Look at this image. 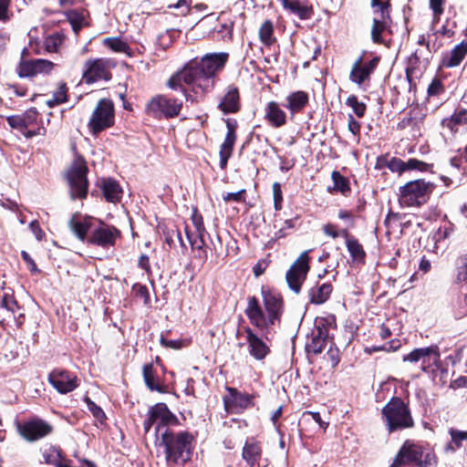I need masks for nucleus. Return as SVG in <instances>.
Returning a JSON list of instances; mask_svg holds the SVG:
<instances>
[{
	"instance_id": "27",
	"label": "nucleus",
	"mask_w": 467,
	"mask_h": 467,
	"mask_svg": "<svg viewBox=\"0 0 467 467\" xmlns=\"http://www.w3.org/2000/svg\"><path fill=\"white\" fill-rule=\"evenodd\" d=\"M309 100L308 94L305 91L298 90L292 92L285 98V104L284 105L290 113L291 118L304 109Z\"/></svg>"
},
{
	"instance_id": "17",
	"label": "nucleus",
	"mask_w": 467,
	"mask_h": 467,
	"mask_svg": "<svg viewBox=\"0 0 467 467\" xmlns=\"http://www.w3.org/2000/svg\"><path fill=\"white\" fill-rule=\"evenodd\" d=\"M225 124L227 128V132L224 138L223 142L220 147V168L225 169L227 165L228 160L231 158L233 153V149L234 143L236 141V129H237V121L234 119H226Z\"/></svg>"
},
{
	"instance_id": "24",
	"label": "nucleus",
	"mask_w": 467,
	"mask_h": 467,
	"mask_svg": "<svg viewBox=\"0 0 467 467\" xmlns=\"http://www.w3.org/2000/svg\"><path fill=\"white\" fill-rule=\"evenodd\" d=\"M265 119L273 128H281L286 124V113L275 101H270L265 108Z\"/></svg>"
},
{
	"instance_id": "1",
	"label": "nucleus",
	"mask_w": 467,
	"mask_h": 467,
	"mask_svg": "<svg viewBox=\"0 0 467 467\" xmlns=\"http://www.w3.org/2000/svg\"><path fill=\"white\" fill-rule=\"evenodd\" d=\"M228 57V53L220 52L208 53L201 58L191 59L171 77L168 86L172 89L181 88L187 100L191 96L182 88V84L189 86L196 95L208 93L214 88L217 75L224 67Z\"/></svg>"
},
{
	"instance_id": "15",
	"label": "nucleus",
	"mask_w": 467,
	"mask_h": 467,
	"mask_svg": "<svg viewBox=\"0 0 467 467\" xmlns=\"http://www.w3.org/2000/svg\"><path fill=\"white\" fill-rule=\"evenodd\" d=\"M309 325L307 330H311L310 333H306V337L309 341L306 343V350L314 354H319L323 351L326 347V340L328 335L327 323H306Z\"/></svg>"
},
{
	"instance_id": "52",
	"label": "nucleus",
	"mask_w": 467,
	"mask_h": 467,
	"mask_svg": "<svg viewBox=\"0 0 467 467\" xmlns=\"http://www.w3.org/2000/svg\"><path fill=\"white\" fill-rule=\"evenodd\" d=\"M428 164L416 159H410L407 162L400 161V169L426 171Z\"/></svg>"
},
{
	"instance_id": "12",
	"label": "nucleus",
	"mask_w": 467,
	"mask_h": 467,
	"mask_svg": "<svg viewBox=\"0 0 467 467\" xmlns=\"http://www.w3.org/2000/svg\"><path fill=\"white\" fill-rule=\"evenodd\" d=\"M308 270V255L307 252H304L289 268L285 276L289 287L296 294L299 293Z\"/></svg>"
},
{
	"instance_id": "10",
	"label": "nucleus",
	"mask_w": 467,
	"mask_h": 467,
	"mask_svg": "<svg viewBox=\"0 0 467 467\" xmlns=\"http://www.w3.org/2000/svg\"><path fill=\"white\" fill-rule=\"evenodd\" d=\"M27 52L26 48L22 51V57ZM55 67V64L49 60L26 59L21 57L17 67L16 73L20 78H34L38 74H49Z\"/></svg>"
},
{
	"instance_id": "42",
	"label": "nucleus",
	"mask_w": 467,
	"mask_h": 467,
	"mask_svg": "<svg viewBox=\"0 0 467 467\" xmlns=\"http://www.w3.org/2000/svg\"><path fill=\"white\" fill-rule=\"evenodd\" d=\"M445 1L446 0H430L429 5L432 11V27H434V26L439 24L441 21V16L444 12Z\"/></svg>"
},
{
	"instance_id": "18",
	"label": "nucleus",
	"mask_w": 467,
	"mask_h": 467,
	"mask_svg": "<svg viewBox=\"0 0 467 467\" xmlns=\"http://www.w3.org/2000/svg\"><path fill=\"white\" fill-rule=\"evenodd\" d=\"M48 381L62 394L70 392L78 387L77 377L63 369H54L48 376Z\"/></svg>"
},
{
	"instance_id": "49",
	"label": "nucleus",
	"mask_w": 467,
	"mask_h": 467,
	"mask_svg": "<svg viewBox=\"0 0 467 467\" xmlns=\"http://www.w3.org/2000/svg\"><path fill=\"white\" fill-rule=\"evenodd\" d=\"M63 37L59 34H54L47 36L45 40V47L47 51L52 53L57 52L62 45Z\"/></svg>"
},
{
	"instance_id": "21",
	"label": "nucleus",
	"mask_w": 467,
	"mask_h": 467,
	"mask_svg": "<svg viewBox=\"0 0 467 467\" xmlns=\"http://www.w3.org/2000/svg\"><path fill=\"white\" fill-rule=\"evenodd\" d=\"M218 108L224 114L236 113L240 109V95L237 87L230 85L226 88Z\"/></svg>"
},
{
	"instance_id": "58",
	"label": "nucleus",
	"mask_w": 467,
	"mask_h": 467,
	"mask_svg": "<svg viewBox=\"0 0 467 467\" xmlns=\"http://www.w3.org/2000/svg\"><path fill=\"white\" fill-rule=\"evenodd\" d=\"M273 194H274V207L276 211H280L282 209L283 193H282L281 184L279 182H275L273 184Z\"/></svg>"
},
{
	"instance_id": "61",
	"label": "nucleus",
	"mask_w": 467,
	"mask_h": 467,
	"mask_svg": "<svg viewBox=\"0 0 467 467\" xmlns=\"http://www.w3.org/2000/svg\"><path fill=\"white\" fill-rule=\"evenodd\" d=\"M11 0H0V21L6 22L10 19L9 6Z\"/></svg>"
},
{
	"instance_id": "54",
	"label": "nucleus",
	"mask_w": 467,
	"mask_h": 467,
	"mask_svg": "<svg viewBox=\"0 0 467 467\" xmlns=\"http://www.w3.org/2000/svg\"><path fill=\"white\" fill-rule=\"evenodd\" d=\"M296 218L288 219V220H285L283 223V224L279 225L278 221L275 220L274 226H275V228L278 229V232L275 234L276 237L281 238V237L285 236V234H286L285 230L294 228L295 224H296Z\"/></svg>"
},
{
	"instance_id": "59",
	"label": "nucleus",
	"mask_w": 467,
	"mask_h": 467,
	"mask_svg": "<svg viewBox=\"0 0 467 467\" xmlns=\"http://www.w3.org/2000/svg\"><path fill=\"white\" fill-rule=\"evenodd\" d=\"M244 192H245V190H241L236 192H227L225 194H223V200L225 202H242L244 201Z\"/></svg>"
},
{
	"instance_id": "30",
	"label": "nucleus",
	"mask_w": 467,
	"mask_h": 467,
	"mask_svg": "<svg viewBox=\"0 0 467 467\" xmlns=\"http://www.w3.org/2000/svg\"><path fill=\"white\" fill-rule=\"evenodd\" d=\"M69 227L79 240L84 241L88 234V215L78 212L73 213Z\"/></svg>"
},
{
	"instance_id": "39",
	"label": "nucleus",
	"mask_w": 467,
	"mask_h": 467,
	"mask_svg": "<svg viewBox=\"0 0 467 467\" xmlns=\"http://www.w3.org/2000/svg\"><path fill=\"white\" fill-rule=\"evenodd\" d=\"M259 38L265 46H271L275 43L274 25L270 20H265L259 28Z\"/></svg>"
},
{
	"instance_id": "31",
	"label": "nucleus",
	"mask_w": 467,
	"mask_h": 467,
	"mask_svg": "<svg viewBox=\"0 0 467 467\" xmlns=\"http://www.w3.org/2000/svg\"><path fill=\"white\" fill-rule=\"evenodd\" d=\"M333 286L330 283L317 285L308 290V296L311 303L320 305L325 303L330 296Z\"/></svg>"
},
{
	"instance_id": "37",
	"label": "nucleus",
	"mask_w": 467,
	"mask_h": 467,
	"mask_svg": "<svg viewBox=\"0 0 467 467\" xmlns=\"http://www.w3.org/2000/svg\"><path fill=\"white\" fill-rule=\"evenodd\" d=\"M142 373L144 382L150 390L161 391V387L159 384V381L155 376V371L152 364H145L143 366Z\"/></svg>"
},
{
	"instance_id": "28",
	"label": "nucleus",
	"mask_w": 467,
	"mask_h": 467,
	"mask_svg": "<svg viewBox=\"0 0 467 467\" xmlns=\"http://www.w3.org/2000/svg\"><path fill=\"white\" fill-rule=\"evenodd\" d=\"M242 456L248 465L253 467L258 464L262 456L260 443L254 439L247 440L244 445Z\"/></svg>"
},
{
	"instance_id": "22",
	"label": "nucleus",
	"mask_w": 467,
	"mask_h": 467,
	"mask_svg": "<svg viewBox=\"0 0 467 467\" xmlns=\"http://www.w3.org/2000/svg\"><path fill=\"white\" fill-rule=\"evenodd\" d=\"M229 396L224 398L226 409L244 410L254 406V396L242 393L234 388H227Z\"/></svg>"
},
{
	"instance_id": "5",
	"label": "nucleus",
	"mask_w": 467,
	"mask_h": 467,
	"mask_svg": "<svg viewBox=\"0 0 467 467\" xmlns=\"http://www.w3.org/2000/svg\"><path fill=\"white\" fill-rule=\"evenodd\" d=\"M88 166L83 156L76 155L65 177L70 188L72 199H85L88 191Z\"/></svg>"
},
{
	"instance_id": "33",
	"label": "nucleus",
	"mask_w": 467,
	"mask_h": 467,
	"mask_svg": "<svg viewBox=\"0 0 467 467\" xmlns=\"http://www.w3.org/2000/svg\"><path fill=\"white\" fill-rule=\"evenodd\" d=\"M192 223L195 227L197 237L192 239V235L190 234L188 228H185L186 235L192 246L196 245L198 248H201L203 244V235L205 234V227L203 225L202 217L200 215H192Z\"/></svg>"
},
{
	"instance_id": "16",
	"label": "nucleus",
	"mask_w": 467,
	"mask_h": 467,
	"mask_svg": "<svg viewBox=\"0 0 467 467\" xmlns=\"http://www.w3.org/2000/svg\"><path fill=\"white\" fill-rule=\"evenodd\" d=\"M120 232L114 226L100 223L98 227L92 229L89 243L101 247H109L115 244Z\"/></svg>"
},
{
	"instance_id": "8",
	"label": "nucleus",
	"mask_w": 467,
	"mask_h": 467,
	"mask_svg": "<svg viewBox=\"0 0 467 467\" xmlns=\"http://www.w3.org/2000/svg\"><path fill=\"white\" fill-rule=\"evenodd\" d=\"M424 451L425 448L420 443L407 440L394 458L391 467H401L412 463L421 466Z\"/></svg>"
},
{
	"instance_id": "44",
	"label": "nucleus",
	"mask_w": 467,
	"mask_h": 467,
	"mask_svg": "<svg viewBox=\"0 0 467 467\" xmlns=\"http://www.w3.org/2000/svg\"><path fill=\"white\" fill-rule=\"evenodd\" d=\"M104 45L110 47L112 50L119 53H129L130 47L129 45L117 37H108L104 39Z\"/></svg>"
},
{
	"instance_id": "29",
	"label": "nucleus",
	"mask_w": 467,
	"mask_h": 467,
	"mask_svg": "<svg viewBox=\"0 0 467 467\" xmlns=\"http://www.w3.org/2000/svg\"><path fill=\"white\" fill-rule=\"evenodd\" d=\"M111 75L109 62L104 59H96L89 63V83L98 80H109Z\"/></svg>"
},
{
	"instance_id": "48",
	"label": "nucleus",
	"mask_w": 467,
	"mask_h": 467,
	"mask_svg": "<svg viewBox=\"0 0 467 467\" xmlns=\"http://www.w3.org/2000/svg\"><path fill=\"white\" fill-rule=\"evenodd\" d=\"M67 18L68 21L73 28V30L78 33V30L84 26L85 24V17L82 14L71 10L67 13Z\"/></svg>"
},
{
	"instance_id": "50",
	"label": "nucleus",
	"mask_w": 467,
	"mask_h": 467,
	"mask_svg": "<svg viewBox=\"0 0 467 467\" xmlns=\"http://www.w3.org/2000/svg\"><path fill=\"white\" fill-rule=\"evenodd\" d=\"M449 434L456 448H461L467 441V431H460L454 428L449 429Z\"/></svg>"
},
{
	"instance_id": "43",
	"label": "nucleus",
	"mask_w": 467,
	"mask_h": 467,
	"mask_svg": "<svg viewBox=\"0 0 467 467\" xmlns=\"http://www.w3.org/2000/svg\"><path fill=\"white\" fill-rule=\"evenodd\" d=\"M346 105L352 109L358 118L364 117L367 106L365 103L359 101L355 95H351L346 99Z\"/></svg>"
},
{
	"instance_id": "35",
	"label": "nucleus",
	"mask_w": 467,
	"mask_h": 467,
	"mask_svg": "<svg viewBox=\"0 0 467 467\" xmlns=\"http://www.w3.org/2000/svg\"><path fill=\"white\" fill-rule=\"evenodd\" d=\"M245 314L250 320H265V313L260 306L258 299L255 296H249L247 298V306L245 308Z\"/></svg>"
},
{
	"instance_id": "25",
	"label": "nucleus",
	"mask_w": 467,
	"mask_h": 467,
	"mask_svg": "<svg viewBox=\"0 0 467 467\" xmlns=\"http://www.w3.org/2000/svg\"><path fill=\"white\" fill-rule=\"evenodd\" d=\"M467 55V41H462L451 51L445 53L441 58V66L444 67H458Z\"/></svg>"
},
{
	"instance_id": "32",
	"label": "nucleus",
	"mask_w": 467,
	"mask_h": 467,
	"mask_svg": "<svg viewBox=\"0 0 467 467\" xmlns=\"http://www.w3.org/2000/svg\"><path fill=\"white\" fill-rule=\"evenodd\" d=\"M42 457L45 463L56 467H60L67 461L61 449L54 445H46L42 449Z\"/></svg>"
},
{
	"instance_id": "7",
	"label": "nucleus",
	"mask_w": 467,
	"mask_h": 467,
	"mask_svg": "<svg viewBox=\"0 0 467 467\" xmlns=\"http://www.w3.org/2000/svg\"><path fill=\"white\" fill-rule=\"evenodd\" d=\"M115 122L114 103L109 99H101L89 119V129L94 135L112 127Z\"/></svg>"
},
{
	"instance_id": "14",
	"label": "nucleus",
	"mask_w": 467,
	"mask_h": 467,
	"mask_svg": "<svg viewBox=\"0 0 467 467\" xmlns=\"http://www.w3.org/2000/svg\"><path fill=\"white\" fill-rule=\"evenodd\" d=\"M378 64V57L365 61L363 57L360 56L352 65L349 80L361 88L366 81L369 80L370 75L374 72Z\"/></svg>"
},
{
	"instance_id": "2",
	"label": "nucleus",
	"mask_w": 467,
	"mask_h": 467,
	"mask_svg": "<svg viewBox=\"0 0 467 467\" xmlns=\"http://www.w3.org/2000/svg\"><path fill=\"white\" fill-rule=\"evenodd\" d=\"M192 436L188 432L173 433L165 429L161 433L160 446L164 448L165 459L168 465L186 462L190 458Z\"/></svg>"
},
{
	"instance_id": "40",
	"label": "nucleus",
	"mask_w": 467,
	"mask_h": 467,
	"mask_svg": "<svg viewBox=\"0 0 467 467\" xmlns=\"http://www.w3.org/2000/svg\"><path fill=\"white\" fill-rule=\"evenodd\" d=\"M457 22L452 17H447L441 26L434 31L436 36L451 38L455 35Z\"/></svg>"
},
{
	"instance_id": "26",
	"label": "nucleus",
	"mask_w": 467,
	"mask_h": 467,
	"mask_svg": "<svg viewBox=\"0 0 467 467\" xmlns=\"http://www.w3.org/2000/svg\"><path fill=\"white\" fill-rule=\"evenodd\" d=\"M284 9L297 16L300 19L306 20L311 17L313 8L306 2L300 0H278Z\"/></svg>"
},
{
	"instance_id": "4",
	"label": "nucleus",
	"mask_w": 467,
	"mask_h": 467,
	"mask_svg": "<svg viewBox=\"0 0 467 467\" xmlns=\"http://www.w3.org/2000/svg\"><path fill=\"white\" fill-rule=\"evenodd\" d=\"M382 418L389 432L413 426L414 421L407 405L400 399H391L382 409Z\"/></svg>"
},
{
	"instance_id": "9",
	"label": "nucleus",
	"mask_w": 467,
	"mask_h": 467,
	"mask_svg": "<svg viewBox=\"0 0 467 467\" xmlns=\"http://www.w3.org/2000/svg\"><path fill=\"white\" fill-rule=\"evenodd\" d=\"M17 431L26 441L33 442L49 435L53 431V427L42 419L33 418L17 423Z\"/></svg>"
},
{
	"instance_id": "47",
	"label": "nucleus",
	"mask_w": 467,
	"mask_h": 467,
	"mask_svg": "<svg viewBox=\"0 0 467 467\" xmlns=\"http://www.w3.org/2000/svg\"><path fill=\"white\" fill-rule=\"evenodd\" d=\"M389 24H385V22L379 23V20L373 21V26L371 28V38L374 43H382L381 34L389 27Z\"/></svg>"
},
{
	"instance_id": "55",
	"label": "nucleus",
	"mask_w": 467,
	"mask_h": 467,
	"mask_svg": "<svg viewBox=\"0 0 467 467\" xmlns=\"http://www.w3.org/2000/svg\"><path fill=\"white\" fill-rule=\"evenodd\" d=\"M6 121L12 129L17 130L20 132L26 129L25 126V119H23L21 115L9 116L6 118Z\"/></svg>"
},
{
	"instance_id": "64",
	"label": "nucleus",
	"mask_w": 467,
	"mask_h": 467,
	"mask_svg": "<svg viewBox=\"0 0 467 467\" xmlns=\"http://www.w3.org/2000/svg\"><path fill=\"white\" fill-rule=\"evenodd\" d=\"M29 229L38 241L43 240L46 235L44 231L41 229L38 221L36 220H34L29 223Z\"/></svg>"
},
{
	"instance_id": "11",
	"label": "nucleus",
	"mask_w": 467,
	"mask_h": 467,
	"mask_svg": "<svg viewBox=\"0 0 467 467\" xmlns=\"http://www.w3.org/2000/svg\"><path fill=\"white\" fill-rule=\"evenodd\" d=\"M261 295L266 313L265 318H268L269 321L280 320L285 309L282 296L275 290L265 285L262 286Z\"/></svg>"
},
{
	"instance_id": "62",
	"label": "nucleus",
	"mask_w": 467,
	"mask_h": 467,
	"mask_svg": "<svg viewBox=\"0 0 467 467\" xmlns=\"http://www.w3.org/2000/svg\"><path fill=\"white\" fill-rule=\"evenodd\" d=\"M443 91V85L440 79H433L428 88L429 96H437Z\"/></svg>"
},
{
	"instance_id": "19",
	"label": "nucleus",
	"mask_w": 467,
	"mask_h": 467,
	"mask_svg": "<svg viewBox=\"0 0 467 467\" xmlns=\"http://www.w3.org/2000/svg\"><path fill=\"white\" fill-rule=\"evenodd\" d=\"M95 186L107 202L117 203L121 200L123 191L116 180L109 177L98 178Z\"/></svg>"
},
{
	"instance_id": "13",
	"label": "nucleus",
	"mask_w": 467,
	"mask_h": 467,
	"mask_svg": "<svg viewBox=\"0 0 467 467\" xmlns=\"http://www.w3.org/2000/svg\"><path fill=\"white\" fill-rule=\"evenodd\" d=\"M440 358V354L437 347H426L415 348L407 355H404L402 360L410 363H420L423 371L428 368L437 364Z\"/></svg>"
},
{
	"instance_id": "53",
	"label": "nucleus",
	"mask_w": 467,
	"mask_h": 467,
	"mask_svg": "<svg viewBox=\"0 0 467 467\" xmlns=\"http://www.w3.org/2000/svg\"><path fill=\"white\" fill-rule=\"evenodd\" d=\"M67 100V86L65 83L61 84L57 90L53 95V99L48 101V105L53 107Z\"/></svg>"
},
{
	"instance_id": "51",
	"label": "nucleus",
	"mask_w": 467,
	"mask_h": 467,
	"mask_svg": "<svg viewBox=\"0 0 467 467\" xmlns=\"http://www.w3.org/2000/svg\"><path fill=\"white\" fill-rule=\"evenodd\" d=\"M132 293L137 298L141 299L143 304L148 305L150 303V293L146 285L139 283L133 285Z\"/></svg>"
},
{
	"instance_id": "46",
	"label": "nucleus",
	"mask_w": 467,
	"mask_h": 467,
	"mask_svg": "<svg viewBox=\"0 0 467 467\" xmlns=\"http://www.w3.org/2000/svg\"><path fill=\"white\" fill-rule=\"evenodd\" d=\"M454 224L451 222L446 220L445 218L443 223L440 226V228L437 231V241L440 242L441 240L450 238L452 233L454 232Z\"/></svg>"
},
{
	"instance_id": "41",
	"label": "nucleus",
	"mask_w": 467,
	"mask_h": 467,
	"mask_svg": "<svg viewBox=\"0 0 467 467\" xmlns=\"http://www.w3.org/2000/svg\"><path fill=\"white\" fill-rule=\"evenodd\" d=\"M372 8H373V14H374L373 21L379 20V23L384 21L385 24L390 25V23H391V18H390V15H389L390 5H377L375 6H372Z\"/></svg>"
},
{
	"instance_id": "36",
	"label": "nucleus",
	"mask_w": 467,
	"mask_h": 467,
	"mask_svg": "<svg viewBox=\"0 0 467 467\" xmlns=\"http://www.w3.org/2000/svg\"><path fill=\"white\" fill-rule=\"evenodd\" d=\"M346 246L353 262L364 263L366 252L358 239L346 240Z\"/></svg>"
},
{
	"instance_id": "45",
	"label": "nucleus",
	"mask_w": 467,
	"mask_h": 467,
	"mask_svg": "<svg viewBox=\"0 0 467 467\" xmlns=\"http://www.w3.org/2000/svg\"><path fill=\"white\" fill-rule=\"evenodd\" d=\"M331 177L334 182V190L338 191L343 194L349 191L348 180L342 176L339 171H334Z\"/></svg>"
},
{
	"instance_id": "3",
	"label": "nucleus",
	"mask_w": 467,
	"mask_h": 467,
	"mask_svg": "<svg viewBox=\"0 0 467 467\" xmlns=\"http://www.w3.org/2000/svg\"><path fill=\"white\" fill-rule=\"evenodd\" d=\"M435 184L423 179L414 180L400 187L399 202L402 207H420L426 203Z\"/></svg>"
},
{
	"instance_id": "34",
	"label": "nucleus",
	"mask_w": 467,
	"mask_h": 467,
	"mask_svg": "<svg viewBox=\"0 0 467 467\" xmlns=\"http://www.w3.org/2000/svg\"><path fill=\"white\" fill-rule=\"evenodd\" d=\"M467 124V109H461L456 110L450 118L444 119L442 120L443 127L450 130L451 132H456L458 130L459 125Z\"/></svg>"
},
{
	"instance_id": "57",
	"label": "nucleus",
	"mask_w": 467,
	"mask_h": 467,
	"mask_svg": "<svg viewBox=\"0 0 467 467\" xmlns=\"http://www.w3.org/2000/svg\"><path fill=\"white\" fill-rule=\"evenodd\" d=\"M400 346H401V344H400V340L396 339V340H391L390 342H389L388 344H385L383 346L367 348V352L372 353V352L380 351V350H385L388 352L389 351H396L400 348Z\"/></svg>"
},
{
	"instance_id": "63",
	"label": "nucleus",
	"mask_w": 467,
	"mask_h": 467,
	"mask_svg": "<svg viewBox=\"0 0 467 467\" xmlns=\"http://www.w3.org/2000/svg\"><path fill=\"white\" fill-rule=\"evenodd\" d=\"M348 130L354 135L358 136L360 132V123L349 114L348 118Z\"/></svg>"
},
{
	"instance_id": "20",
	"label": "nucleus",
	"mask_w": 467,
	"mask_h": 467,
	"mask_svg": "<svg viewBox=\"0 0 467 467\" xmlns=\"http://www.w3.org/2000/svg\"><path fill=\"white\" fill-rule=\"evenodd\" d=\"M150 420L156 422V434H161V429L174 424L177 418L171 412L165 403H157L150 410Z\"/></svg>"
},
{
	"instance_id": "6",
	"label": "nucleus",
	"mask_w": 467,
	"mask_h": 467,
	"mask_svg": "<svg viewBox=\"0 0 467 467\" xmlns=\"http://www.w3.org/2000/svg\"><path fill=\"white\" fill-rule=\"evenodd\" d=\"M182 108V99L167 95H158L148 102L146 111L149 115L157 119H171L180 114Z\"/></svg>"
},
{
	"instance_id": "38",
	"label": "nucleus",
	"mask_w": 467,
	"mask_h": 467,
	"mask_svg": "<svg viewBox=\"0 0 467 467\" xmlns=\"http://www.w3.org/2000/svg\"><path fill=\"white\" fill-rule=\"evenodd\" d=\"M89 411L91 412L94 418V426L99 430H104L107 428V416L104 410L99 407L96 403H94L91 400H89Z\"/></svg>"
},
{
	"instance_id": "56",
	"label": "nucleus",
	"mask_w": 467,
	"mask_h": 467,
	"mask_svg": "<svg viewBox=\"0 0 467 467\" xmlns=\"http://www.w3.org/2000/svg\"><path fill=\"white\" fill-rule=\"evenodd\" d=\"M23 119H25L26 128H29L37 122L38 112L36 109L32 108L23 114H21Z\"/></svg>"
},
{
	"instance_id": "23",
	"label": "nucleus",
	"mask_w": 467,
	"mask_h": 467,
	"mask_svg": "<svg viewBox=\"0 0 467 467\" xmlns=\"http://www.w3.org/2000/svg\"><path fill=\"white\" fill-rule=\"evenodd\" d=\"M244 332L246 334L245 339L248 343L250 355L257 360L264 359L269 353L267 345L257 337L251 328L245 327Z\"/></svg>"
},
{
	"instance_id": "60",
	"label": "nucleus",
	"mask_w": 467,
	"mask_h": 467,
	"mask_svg": "<svg viewBox=\"0 0 467 467\" xmlns=\"http://www.w3.org/2000/svg\"><path fill=\"white\" fill-rule=\"evenodd\" d=\"M457 280L460 282L467 280V254L461 259V263L457 267Z\"/></svg>"
}]
</instances>
